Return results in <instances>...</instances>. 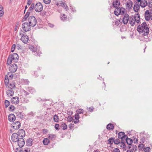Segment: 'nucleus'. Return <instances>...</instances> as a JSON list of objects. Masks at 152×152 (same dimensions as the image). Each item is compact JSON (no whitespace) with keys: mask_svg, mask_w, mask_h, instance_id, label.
<instances>
[{"mask_svg":"<svg viewBox=\"0 0 152 152\" xmlns=\"http://www.w3.org/2000/svg\"><path fill=\"white\" fill-rule=\"evenodd\" d=\"M137 31L142 36H147L149 33V28L146 23L143 22L141 25H139L137 27Z\"/></svg>","mask_w":152,"mask_h":152,"instance_id":"nucleus-1","label":"nucleus"},{"mask_svg":"<svg viewBox=\"0 0 152 152\" xmlns=\"http://www.w3.org/2000/svg\"><path fill=\"white\" fill-rule=\"evenodd\" d=\"M18 56L17 53H15L12 55H10L7 58V64L9 65L12 62H16L18 61Z\"/></svg>","mask_w":152,"mask_h":152,"instance_id":"nucleus-2","label":"nucleus"},{"mask_svg":"<svg viewBox=\"0 0 152 152\" xmlns=\"http://www.w3.org/2000/svg\"><path fill=\"white\" fill-rule=\"evenodd\" d=\"M140 18L139 14H137L135 16H132L129 18V23L132 26L134 25L135 22L139 23L140 21Z\"/></svg>","mask_w":152,"mask_h":152,"instance_id":"nucleus-3","label":"nucleus"},{"mask_svg":"<svg viewBox=\"0 0 152 152\" xmlns=\"http://www.w3.org/2000/svg\"><path fill=\"white\" fill-rule=\"evenodd\" d=\"M28 21L29 24L32 27L35 26L37 23V19L34 16L29 17L28 19Z\"/></svg>","mask_w":152,"mask_h":152,"instance_id":"nucleus-4","label":"nucleus"},{"mask_svg":"<svg viewBox=\"0 0 152 152\" xmlns=\"http://www.w3.org/2000/svg\"><path fill=\"white\" fill-rule=\"evenodd\" d=\"M28 23L26 22L22 24V28L23 30L25 32H27L30 30L31 26Z\"/></svg>","mask_w":152,"mask_h":152,"instance_id":"nucleus-5","label":"nucleus"},{"mask_svg":"<svg viewBox=\"0 0 152 152\" xmlns=\"http://www.w3.org/2000/svg\"><path fill=\"white\" fill-rule=\"evenodd\" d=\"M34 9L37 12H39L43 9V6L41 3L38 2L35 5Z\"/></svg>","mask_w":152,"mask_h":152,"instance_id":"nucleus-6","label":"nucleus"},{"mask_svg":"<svg viewBox=\"0 0 152 152\" xmlns=\"http://www.w3.org/2000/svg\"><path fill=\"white\" fill-rule=\"evenodd\" d=\"M17 69V65L14 63L10 66L9 70L11 72L14 73L16 71Z\"/></svg>","mask_w":152,"mask_h":152,"instance_id":"nucleus-7","label":"nucleus"},{"mask_svg":"<svg viewBox=\"0 0 152 152\" xmlns=\"http://www.w3.org/2000/svg\"><path fill=\"white\" fill-rule=\"evenodd\" d=\"M20 138L19 137L16 133H13L11 136V140L12 142H18V139Z\"/></svg>","mask_w":152,"mask_h":152,"instance_id":"nucleus-8","label":"nucleus"},{"mask_svg":"<svg viewBox=\"0 0 152 152\" xmlns=\"http://www.w3.org/2000/svg\"><path fill=\"white\" fill-rule=\"evenodd\" d=\"M57 5L58 6H60L63 7L66 11H67L69 10L68 7L66 4L62 1H59L58 3L57 4Z\"/></svg>","mask_w":152,"mask_h":152,"instance_id":"nucleus-9","label":"nucleus"},{"mask_svg":"<svg viewBox=\"0 0 152 152\" xmlns=\"http://www.w3.org/2000/svg\"><path fill=\"white\" fill-rule=\"evenodd\" d=\"M17 142L20 148L23 147L25 144V141L23 137H20Z\"/></svg>","mask_w":152,"mask_h":152,"instance_id":"nucleus-10","label":"nucleus"},{"mask_svg":"<svg viewBox=\"0 0 152 152\" xmlns=\"http://www.w3.org/2000/svg\"><path fill=\"white\" fill-rule=\"evenodd\" d=\"M118 138L121 139V140H125V139L127 137V136L125 135L124 132H119L118 135Z\"/></svg>","mask_w":152,"mask_h":152,"instance_id":"nucleus-11","label":"nucleus"},{"mask_svg":"<svg viewBox=\"0 0 152 152\" xmlns=\"http://www.w3.org/2000/svg\"><path fill=\"white\" fill-rule=\"evenodd\" d=\"M12 127L14 129H18L20 126V122L17 121L15 122L14 123H13L12 125Z\"/></svg>","mask_w":152,"mask_h":152,"instance_id":"nucleus-12","label":"nucleus"},{"mask_svg":"<svg viewBox=\"0 0 152 152\" xmlns=\"http://www.w3.org/2000/svg\"><path fill=\"white\" fill-rule=\"evenodd\" d=\"M11 102L12 104H18L19 102V98L17 96L13 97L11 99Z\"/></svg>","mask_w":152,"mask_h":152,"instance_id":"nucleus-13","label":"nucleus"},{"mask_svg":"<svg viewBox=\"0 0 152 152\" xmlns=\"http://www.w3.org/2000/svg\"><path fill=\"white\" fill-rule=\"evenodd\" d=\"M20 40L24 43H27L28 40V37L26 35H23L21 36Z\"/></svg>","mask_w":152,"mask_h":152,"instance_id":"nucleus-14","label":"nucleus"},{"mask_svg":"<svg viewBox=\"0 0 152 152\" xmlns=\"http://www.w3.org/2000/svg\"><path fill=\"white\" fill-rule=\"evenodd\" d=\"M17 134L19 137H24L25 136V131L23 129L19 130Z\"/></svg>","mask_w":152,"mask_h":152,"instance_id":"nucleus-15","label":"nucleus"},{"mask_svg":"<svg viewBox=\"0 0 152 152\" xmlns=\"http://www.w3.org/2000/svg\"><path fill=\"white\" fill-rule=\"evenodd\" d=\"M129 15L128 14H126L124 16L123 19V23L124 24H126L128 21L129 20Z\"/></svg>","mask_w":152,"mask_h":152,"instance_id":"nucleus-16","label":"nucleus"},{"mask_svg":"<svg viewBox=\"0 0 152 152\" xmlns=\"http://www.w3.org/2000/svg\"><path fill=\"white\" fill-rule=\"evenodd\" d=\"M14 91L12 89H8L7 91L6 92L7 96L9 97L12 96L14 95Z\"/></svg>","mask_w":152,"mask_h":152,"instance_id":"nucleus-17","label":"nucleus"},{"mask_svg":"<svg viewBox=\"0 0 152 152\" xmlns=\"http://www.w3.org/2000/svg\"><path fill=\"white\" fill-rule=\"evenodd\" d=\"M140 3L139 2H136L135 3L133 7L134 10L135 12H137L140 8Z\"/></svg>","mask_w":152,"mask_h":152,"instance_id":"nucleus-18","label":"nucleus"},{"mask_svg":"<svg viewBox=\"0 0 152 152\" xmlns=\"http://www.w3.org/2000/svg\"><path fill=\"white\" fill-rule=\"evenodd\" d=\"M151 14L150 12L148 10H147L145 12V20L147 21H148L150 19V16Z\"/></svg>","mask_w":152,"mask_h":152,"instance_id":"nucleus-19","label":"nucleus"},{"mask_svg":"<svg viewBox=\"0 0 152 152\" xmlns=\"http://www.w3.org/2000/svg\"><path fill=\"white\" fill-rule=\"evenodd\" d=\"M132 2L130 0H128L126 4V9H130L132 5Z\"/></svg>","mask_w":152,"mask_h":152,"instance_id":"nucleus-20","label":"nucleus"},{"mask_svg":"<svg viewBox=\"0 0 152 152\" xmlns=\"http://www.w3.org/2000/svg\"><path fill=\"white\" fill-rule=\"evenodd\" d=\"M9 120L11 122H13L15 119V117L13 114H10L8 116Z\"/></svg>","mask_w":152,"mask_h":152,"instance_id":"nucleus-21","label":"nucleus"},{"mask_svg":"<svg viewBox=\"0 0 152 152\" xmlns=\"http://www.w3.org/2000/svg\"><path fill=\"white\" fill-rule=\"evenodd\" d=\"M16 150H17L19 152H30V149L28 148H27L26 149H23L21 148H20L19 149L17 148ZM16 151V152H18L17 151Z\"/></svg>","mask_w":152,"mask_h":152,"instance_id":"nucleus-22","label":"nucleus"},{"mask_svg":"<svg viewBox=\"0 0 152 152\" xmlns=\"http://www.w3.org/2000/svg\"><path fill=\"white\" fill-rule=\"evenodd\" d=\"M140 2V6L142 8L146 7L148 4L146 0H141Z\"/></svg>","mask_w":152,"mask_h":152,"instance_id":"nucleus-23","label":"nucleus"},{"mask_svg":"<svg viewBox=\"0 0 152 152\" xmlns=\"http://www.w3.org/2000/svg\"><path fill=\"white\" fill-rule=\"evenodd\" d=\"M120 4V2L117 0L114 1L113 3V7L115 8L118 7Z\"/></svg>","mask_w":152,"mask_h":152,"instance_id":"nucleus-24","label":"nucleus"},{"mask_svg":"<svg viewBox=\"0 0 152 152\" xmlns=\"http://www.w3.org/2000/svg\"><path fill=\"white\" fill-rule=\"evenodd\" d=\"M116 9L114 11L115 14L116 15H118L120 14L121 8L119 7H116Z\"/></svg>","mask_w":152,"mask_h":152,"instance_id":"nucleus-25","label":"nucleus"},{"mask_svg":"<svg viewBox=\"0 0 152 152\" xmlns=\"http://www.w3.org/2000/svg\"><path fill=\"white\" fill-rule=\"evenodd\" d=\"M125 140H126V142L128 145H131V144L132 143L133 141L132 139L130 138H128L127 136V137L125 139Z\"/></svg>","mask_w":152,"mask_h":152,"instance_id":"nucleus-26","label":"nucleus"},{"mask_svg":"<svg viewBox=\"0 0 152 152\" xmlns=\"http://www.w3.org/2000/svg\"><path fill=\"white\" fill-rule=\"evenodd\" d=\"M26 90L32 94H33L35 92L34 89L31 87L28 88L26 89Z\"/></svg>","mask_w":152,"mask_h":152,"instance_id":"nucleus-27","label":"nucleus"},{"mask_svg":"<svg viewBox=\"0 0 152 152\" xmlns=\"http://www.w3.org/2000/svg\"><path fill=\"white\" fill-rule=\"evenodd\" d=\"M128 148L129 149H131L133 150L134 152L137 150V148L136 145H131L130 146H128Z\"/></svg>","mask_w":152,"mask_h":152,"instance_id":"nucleus-28","label":"nucleus"},{"mask_svg":"<svg viewBox=\"0 0 152 152\" xmlns=\"http://www.w3.org/2000/svg\"><path fill=\"white\" fill-rule=\"evenodd\" d=\"M107 128L109 130H112L114 129L113 125L112 124H109L107 125Z\"/></svg>","mask_w":152,"mask_h":152,"instance_id":"nucleus-29","label":"nucleus"},{"mask_svg":"<svg viewBox=\"0 0 152 152\" xmlns=\"http://www.w3.org/2000/svg\"><path fill=\"white\" fill-rule=\"evenodd\" d=\"M30 15V12H27L25 15L24 17L22 19V21L24 22L25 21L28 17Z\"/></svg>","mask_w":152,"mask_h":152,"instance_id":"nucleus-30","label":"nucleus"},{"mask_svg":"<svg viewBox=\"0 0 152 152\" xmlns=\"http://www.w3.org/2000/svg\"><path fill=\"white\" fill-rule=\"evenodd\" d=\"M15 87V83L14 82H12L11 83H10L8 86V88L10 89H12L13 90V88Z\"/></svg>","mask_w":152,"mask_h":152,"instance_id":"nucleus-31","label":"nucleus"},{"mask_svg":"<svg viewBox=\"0 0 152 152\" xmlns=\"http://www.w3.org/2000/svg\"><path fill=\"white\" fill-rule=\"evenodd\" d=\"M49 142V140L48 138H45L43 140V143L45 145H48Z\"/></svg>","mask_w":152,"mask_h":152,"instance_id":"nucleus-32","label":"nucleus"},{"mask_svg":"<svg viewBox=\"0 0 152 152\" xmlns=\"http://www.w3.org/2000/svg\"><path fill=\"white\" fill-rule=\"evenodd\" d=\"M29 48L31 50L34 52H35V51H37V48L32 45H30L29 46Z\"/></svg>","mask_w":152,"mask_h":152,"instance_id":"nucleus-33","label":"nucleus"},{"mask_svg":"<svg viewBox=\"0 0 152 152\" xmlns=\"http://www.w3.org/2000/svg\"><path fill=\"white\" fill-rule=\"evenodd\" d=\"M113 23H114V24L113 25L116 26H118L120 23L121 22L120 20H115L114 21Z\"/></svg>","mask_w":152,"mask_h":152,"instance_id":"nucleus-34","label":"nucleus"},{"mask_svg":"<svg viewBox=\"0 0 152 152\" xmlns=\"http://www.w3.org/2000/svg\"><path fill=\"white\" fill-rule=\"evenodd\" d=\"M125 140H121V142L120 143L121 147H122L123 148H125L126 146L124 143Z\"/></svg>","mask_w":152,"mask_h":152,"instance_id":"nucleus-35","label":"nucleus"},{"mask_svg":"<svg viewBox=\"0 0 152 152\" xmlns=\"http://www.w3.org/2000/svg\"><path fill=\"white\" fill-rule=\"evenodd\" d=\"M35 7V4L34 3H32L31 4L30 7L29 8V10L30 12H32L33 11Z\"/></svg>","mask_w":152,"mask_h":152,"instance_id":"nucleus-36","label":"nucleus"},{"mask_svg":"<svg viewBox=\"0 0 152 152\" xmlns=\"http://www.w3.org/2000/svg\"><path fill=\"white\" fill-rule=\"evenodd\" d=\"M61 126L62 129L63 130L66 129H67V125L64 123L62 122L61 123Z\"/></svg>","mask_w":152,"mask_h":152,"instance_id":"nucleus-37","label":"nucleus"},{"mask_svg":"<svg viewBox=\"0 0 152 152\" xmlns=\"http://www.w3.org/2000/svg\"><path fill=\"white\" fill-rule=\"evenodd\" d=\"M114 142V138L112 137L109 138L108 140V144H113Z\"/></svg>","mask_w":152,"mask_h":152,"instance_id":"nucleus-38","label":"nucleus"},{"mask_svg":"<svg viewBox=\"0 0 152 152\" xmlns=\"http://www.w3.org/2000/svg\"><path fill=\"white\" fill-rule=\"evenodd\" d=\"M22 83L25 85H28L29 81L27 79H22Z\"/></svg>","mask_w":152,"mask_h":152,"instance_id":"nucleus-39","label":"nucleus"},{"mask_svg":"<svg viewBox=\"0 0 152 152\" xmlns=\"http://www.w3.org/2000/svg\"><path fill=\"white\" fill-rule=\"evenodd\" d=\"M28 91H26L23 89L22 90V92L23 93V95L26 96L28 95L29 94V93Z\"/></svg>","mask_w":152,"mask_h":152,"instance_id":"nucleus-40","label":"nucleus"},{"mask_svg":"<svg viewBox=\"0 0 152 152\" xmlns=\"http://www.w3.org/2000/svg\"><path fill=\"white\" fill-rule=\"evenodd\" d=\"M53 120L55 122H58L59 121V118L58 115H55L53 116Z\"/></svg>","mask_w":152,"mask_h":152,"instance_id":"nucleus-41","label":"nucleus"},{"mask_svg":"<svg viewBox=\"0 0 152 152\" xmlns=\"http://www.w3.org/2000/svg\"><path fill=\"white\" fill-rule=\"evenodd\" d=\"M17 116L21 118H23V115L22 114L21 112H18L16 113Z\"/></svg>","mask_w":152,"mask_h":152,"instance_id":"nucleus-42","label":"nucleus"},{"mask_svg":"<svg viewBox=\"0 0 152 152\" xmlns=\"http://www.w3.org/2000/svg\"><path fill=\"white\" fill-rule=\"evenodd\" d=\"M41 53V52L40 51L37 50V51H35L34 52V55L36 56H40V54Z\"/></svg>","mask_w":152,"mask_h":152,"instance_id":"nucleus-43","label":"nucleus"},{"mask_svg":"<svg viewBox=\"0 0 152 152\" xmlns=\"http://www.w3.org/2000/svg\"><path fill=\"white\" fill-rule=\"evenodd\" d=\"M61 18L62 20L64 21L66 20L67 17L65 14H63L61 16Z\"/></svg>","mask_w":152,"mask_h":152,"instance_id":"nucleus-44","label":"nucleus"},{"mask_svg":"<svg viewBox=\"0 0 152 152\" xmlns=\"http://www.w3.org/2000/svg\"><path fill=\"white\" fill-rule=\"evenodd\" d=\"M10 102L7 100H5L4 102L5 107L7 108L10 105Z\"/></svg>","mask_w":152,"mask_h":152,"instance_id":"nucleus-45","label":"nucleus"},{"mask_svg":"<svg viewBox=\"0 0 152 152\" xmlns=\"http://www.w3.org/2000/svg\"><path fill=\"white\" fill-rule=\"evenodd\" d=\"M15 109V107L14 106L12 105H10L9 107V111H13Z\"/></svg>","mask_w":152,"mask_h":152,"instance_id":"nucleus-46","label":"nucleus"},{"mask_svg":"<svg viewBox=\"0 0 152 152\" xmlns=\"http://www.w3.org/2000/svg\"><path fill=\"white\" fill-rule=\"evenodd\" d=\"M56 137V135L55 134H50L49 135V137L52 140H54Z\"/></svg>","mask_w":152,"mask_h":152,"instance_id":"nucleus-47","label":"nucleus"},{"mask_svg":"<svg viewBox=\"0 0 152 152\" xmlns=\"http://www.w3.org/2000/svg\"><path fill=\"white\" fill-rule=\"evenodd\" d=\"M7 76V77L6 76H5V78L4 80V83L6 85H7L9 83V79L8 78V77Z\"/></svg>","mask_w":152,"mask_h":152,"instance_id":"nucleus-48","label":"nucleus"},{"mask_svg":"<svg viewBox=\"0 0 152 152\" xmlns=\"http://www.w3.org/2000/svg\"><path fill=\"white\" fill-rule=\"evenodd\" d=\"M150 149V148L148 147H145L144 148V150L145 152H149Z\"/></svg>","mask_w":152,"mask_h":152,"instance_id":"nucleus-49","label":"nucleus"},{"mask_svg":"<svg viewBox=\"0 0 152 152\" xmlns=\"http://www.w3.org/2000/svg\"><path fill=\"white\" fill-rule=\"evenodd\" d=\"M76 113L79 114L81 113H83V110L82 109H79L77 110Z\"/></svg>","mask_w":152,"mask_h":152,"instance_id":"nucleus-50","label":"nucleus"},{"mask_svg":"<svg viewBox=\"0 0 152 152\" xmlns=\"http://www.w3.org/2000/svg\"><path fill=\"white\" fill-rule=\"evenodd\" d=\"M67 121L69 122H71V121H72V120H73V118L71 116H69L67 117Z\"/></svg>","mask_w":152,"mask_h":152,"instance_id":"nucleus-51","label":"nucleus"},{"mask_svg":"<svg viewBox=\"0 0 152 152\" xmlns=\"http://www.w3.org/2000/svg\"><path fill=\"white\" fill-rule=\"evenodd\" d=\"M11 73V72H8L7 74L8 76H9L11 79H12L13 77V74Z\"/></svg>","mask_w":152,"mask_h":152,"instance_id":"nucleus-52","label":"nucleus"},{"mask_svg":"<svg viewBox=\"0 0 152 152\" xmlns=\"http://www.w3.org/2000/svg\"><path fill=\"white\" fill-rule=\"evenodd\" d=\"M26 143L29 146L31 145L32 144V141H31V140L29 139L27 140Z\"/></svg>","mask_w":152,"mask_h":152,"instance_id":"nucleus-53","label":"nucleus"},{"mask_svg":"<svg viewBox=\"0 0 152 152\" xmlns=\"http://www.w3.org/2000/svg\"><path fill=\"white\" fill-rule=\"evenodd\" d=\"M125 11V9H124L123 8H121L120 14L123 15V14H124Z\"/></svg>","mask_w":152,"mask_h":152,"instance_id":"nucleus-54","label":"nucleus"},{"mask_svg":"<svg viewBox=\"0 0 152 152\" xmlns=\"http://www.w3.org/2000/svg\"><path fill=\"white\" fill-rule=\"evenodd\" d=\"M15 47L16 45L15 44H14L12 45L11 48V51L12 52H13L14 51Z\"/></svg>","mask_w":152,"mask_h":152,"instance_id":"nucleus-55","label":"nucleus"},{"mask_svg":"<svg viewBox=\"0 0 152 152\" xmlns=\"http://www.w3.org/2000/svg\"><path fill=\"white\" fill-rule=\"evenodd\" d=\"M120 140L118 139H117L114 140V143L115 144H118L120 143Z\"/></svg>","mask_w":152,"mask_h":152,"instance_id":"nucleus-56","label":"nucleus"},{"mask_svg":"<svg viewBox=\"0 0 152 152\" xmlns=\"http://www.w3.org/2000/svg\"><path fill=\"white\" fill-rule=\"evenodd\" d=\"M148 5L150 7H152V0H149Z\"/></svg>","mask_w":152,"mask_h":152,"instance_id":"nucleus-57","label":"nucleus"},{"mask_svg":"<svg viewBox=\"0 0 152 152\" xmlns=\"http://www.w3.org/2000/svg\"><path fill=\"white\" fill-rule=\"evenodd\" d=\"M43 1L45 4H48L50 3L51 0H43Z\"/></svg>","mask_w":152,"mask_h":152,"instance_id":"nucleus-58","label":"nucleus"},{"mask_svg":"<svg viewBox=\"0 0 152 152\" xmlns=\"http://www.w3.org/2000/svg\"><path fill=\"white\" fill-rule=\"evenodd\" d=\"M74 126V124H72L71 123L69 124V128L70 129H72Z\"/></svg>","mask_w":152,"mask_h":152,"instance_id":"nucleus-59","label":"nucleus"},{"mask_svg":"<svg viewBox=\"0 0 152 152\" xmlns=\"http://www.w3.org/2000/svg\"><path fill=\"white\" fill-rule=\"evenodd\" d=\"M144 146V145L142 144H141L139 145L138 148L139 149H141Z\"/></svg>","mask_w":152,"mask_h":152,"instance_id":"nucleus-60","label":"nucleus"},{"mask_svg":"<svg viewBox=\"0 0 152 152\" xmlns=\"http://www.w3.org/2000/svg\"><path fill=\"white\" fill-rule=\"evenodd\" d=\"M55 128L56 130H58L59 129V126L58 124H56L55 125Z\"/></svg>","mask_w":152,"mask_h":152,"instance_id":"nucleus-61","label":"nucleus"},{"mask_svg":"<svg viewBox=\"0 0 152 152\" xmlns=\"http://www.w3.org/2000/svg\"><path fill=\"white\" fill-rule=\"evenodd\" d=\"M48 132V130L45 129H42V133L43 134H46Z\"/></svg>","mask_w":152,"mask_h":152,"instance_id":"nucleus-62","label":"nucleus"},{"mask_svg":"<svg viewBox=\"0 0 152 152\" xmlns=\"http://www.w3.org/2000/svg\"><path fill=\"white\" fill-rule=\"evenodd\" d=\"M93 107H90L89 108H87V110L88 111H89L90 112H92L93 110Z\"/></svg>","mask_w":152,"mask_h":152,"instance_id":"nucleus-63","label":"nucleus"},{"mask_svg":"<svg viewBox=\"0 0 152 152\" xmlns=\"http://www.w3.org/2000/svg\"><path fill=\"white\" fill-rule=\"evenodd\" d=\"M80 118V116L79 115V114H78L76 113V114H75V119H79Z\"/></svg>","mask_w":152,"mask_h":152,"instance_id":"nucleus-64","label":"nucleus"}]
</instances>
